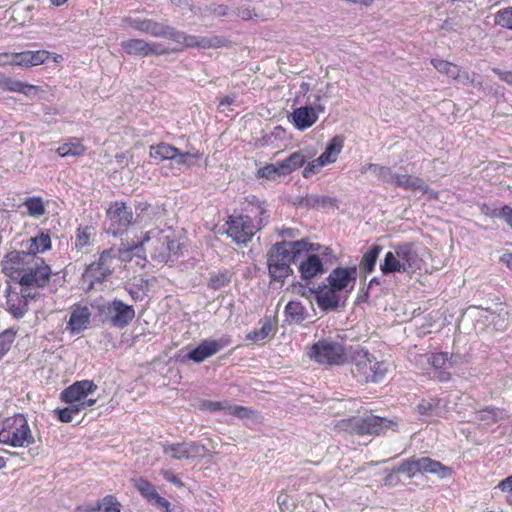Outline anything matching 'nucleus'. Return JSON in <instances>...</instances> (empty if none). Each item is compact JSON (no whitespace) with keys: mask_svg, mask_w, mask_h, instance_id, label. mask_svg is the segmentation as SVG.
Instances as JSON below:
<instances>
[{"mask_svg":"<svg viewBox=\"0 0 512 512\" xmlns=\"http://www.w3.org/2000/svg\"><path fill=\"white\" fill-rule=\"evenodd\" d=\"M97 310L102 322L118 329L127 327L136 315L132 305L117 298L98 305Z\"/></svg>","mask_w":512,"mask_h":512,"instance_id":"7","label":"nucleus"},{"mask_svg":"<svg viewBox=\"0 0 512 512\" xmlns=\"http://www.w3.org/2000/svg\"><path fill=\"white\" fill-rule=\"evenodd\" d=\"M24 205L27 208L28 214L32 217L38 218L45 214V206L40 197H30L26 199Z\"/></svg>","mask_w":512,"mask_h":512,"instance_id":"42","label":"nucleus"},{"mask_svg":"<svg viewBox=\"0 0 512 512\" xmlns=\"http://www.w3.org/2000/svg\"><path fill=\"white\" fill-rule=\"evenodd\" d=\"M496 25L512 30V7L500 9L494 17Z\"/></svg>","mask_w":512,"mask_h":512,"instance_id":"45","label":"nucleus"},{"mask_svg":"<svg viewBox=\"0 0 512 512\" xmlns=\"http://www.w3.org/2000/svg\"><path fill=\"white\" fill-rule=\"evenodd\" d=\"M307 354L315 362L327 365H340L344 363L346 358L343 345L328 339H322L314 343Z\"/></svg>","mask_w":512,"mask_h":512,"instance_id":"8","label":"nucleus"},{"mask_svg":"<svg viewBox=\"0 0 512 512\" xmlns=\"http://www.w3.org/2000/svg\"><path fill=\"white\" fill-rule=\"evenodd\" d=\"M316 250L315 244L302 240H282L271 246L267 253V266L272 282L284 283L293 274L291 263L298 262L309 251Z\"/></svg>","mask_w":512,"mask_h":512,"instance_id":"1","label":"nucleus"},{"mask_svg":"<svg viewBox=\"0 0 512 512\" xmlns=\"http://www.w3.org/2000/svg\"><path fill=\"white\" fill-rule=\"evenodd\" d=\"M388 372V364L384 361H376L374 360L372 371L370 373V381L369 382H380L384 379Z\"/></svg>","mask_w":512,"mask_h":512,"instance_id":"49","label":"nucleus"},{"mask_svg":"<svg viewBox=\"0 0 512 512\" xmlns=\"http://www.w3.org/2000/svg\"><path fill=\"white\" fill-rule=\"evenodd\" d=\"M230 344V339L221 337L219 339L208 338L203 340L197 347L192 349L187 358L196 363H201L207 358L217 354L220 350Z\"/></svg>","mask_w":512,"mask_h":512,"instance_id":"14","label":"nucleus"},{"mask_svg":"<svg viewBox=\"0 0 512 512\" xmlns=\"http://www.w3.org/2000/svg\"><path fill=\"white\" fill-rule=\"evenodd\" d=\"M439 400L436 399H423L421 400L416 409L421 416H435L437 415L436 409L438 407Z\"/></svg>","mask_w":512,"mask_h":512,"instance_id":"47","label":"nucleus"},{"mask_svg":"<svg viewBox=\"0 0 512 512\" xmlns=\"http://www.w3.org/2000/svg\"><path fill=\"white\" fill-rule=\"evenodd\" d=\"M208 11L216 17H224L228 15L229 8L226 5H211Z\"/></svg>","mask_w":512,"mask_h":512,"instance_id":"64","label":"nucleus"},{"mask_svg":"<svg viewBox=\"0 0 512 512\" xmlns=\"http://www.w3.org/2000/svg\"><path fill=\"white\" fill-rule=\"evenodd\" d=\"M273 330V325L270 318H265L261 321L260 329H255L248 333L247 338L254 342L263 341L267 338Z\"/></svg>","mask_w":512,"mask_h":512,"instance_id":"40","label":"nucleus"},{"mask_svg":"<svg viewBox=\"0 0 512 512\" xmlns=\"http://www.w3.org/2000/svg\"><path fill=\"white\" fill-rule=\"evenodd\" d=\"M506 417L507 415L503 409L493 406H487L481 410L476 411L471 421L486 426H490L492 424H495L499 420L505 419Z\"/></svg>","mask_w":512,"mask_h":512,"instance_id":"26","label":"nucleus"},{"mask_svg":"<svg viewBox=\"0 0 512 512\" xmlns=\"http://www.w3.org/2000/svg\"><path fill=\"white\" fill-rule=\"evenodd\" d=\"M325 166L323 163L320 162V160L317 158L311 162H309L303 172H302V175L304 178H309L311 177L312 175H315L316 173L319 172V170L321 169V167Z\"/></svg>","mask_w":512,"mask_h":512,"instance_id":"59","label":"nucleus"},{"mask_svg":"<svg viewBox=\"0 0 512 512\" xmlns=\"http://www.w3.org/2000/svg\"><path fill=\"white\" fill-rule=\"evenodd\" d=\"M154 37H162L170 39L178 44H181L185 47H202V48H211V47H220L223 45L224 40L218 36L214 37H197L193 35H188L182 31L176 30L173 27L164 25L162 23H158L155 21H151L149 25L148 33Z\"/></svg>","mask_w":512,"mask_h":512,"instance_id":"4","label":"nucleus"},{"mask_svg":"<svg viewBox=\"0 0 512 512\" xmlns=\"http://www.w3.org/2000/svg\"><path fill=\"white\" fill-rule=\"evenodd\" d=\"M145 248L141 241L127 247L119 248L116 253L122 261H130L133 257L145 258Z\"/></svg>","mask_w":512,"mask_h":512,"instance_id":"38","label":"nucleus"},{"mask_svg":"<svg viewBox=\"0 0 512 512\" xmlns=\"http://www.w3.org/2000/svg\"><path fill=\"white\" fill-rule=\"evenodd\" d=\"M57 151H58L59 155L62 157L78 156V155H81L84 153L85 148L83 145H81L79 143H77V144L69 143V144H64V145L60 146Z\"/></svg>","mask_w":512,"mask_h":512,"instance_id":"54","label":"nucleus"},{"mask_svg":"<svg viewBox=\"0 0 512 512\" xmlns=\"http://www.w3.org/2000/svg\"><path fill=\"white\" fill-rule=\"evenodd\" d=\"M393 425V421L382 418L373 414L366 415L363 417H354L345 421H342V427L348 430L350 433L358 435H373L384 432L388 427Z\"/></svg>","mask_w":512,"mask_h":512,"instance_id":"9","label":"nucleus"},{"mask_svg":"<svg viewBox=\"0 0 512 512\" xmlns=\"http://www.w3.org/2000/svg\"><path fill=\"white\" fill-rule=\"evenodd\" d=\"M51 249V238L48 233L41 232L37 236L29 240L28 252L31 254L32 259H37L36 254L43 253Z\"/></svg>","mask_w":512,"mask_h":512,"instance_id":"29","label":"nucleus"},{"mask_svg":"<svg viewBox=\"0 0 512 512\" xmlns=\"http://www.w3.org/2000/svg\"><path fill=\"white\" fill-rule=\"evenodd\" d=\"M90 313L88 308L84 307L72 312L68 325L73 331H80L87 327L89 324Z\"/></svg>","mask_w":512,"mask_h":512,"instance_id":"35","label":"nucleus"},{"mask_svg":"<svg viewBox=\"0 0 512 512\" xmlns=\"http://www.w3.org/2000/svg\"><path fill=\"white\" fill-rule=\"evenodd\" d=\"M290 118L293 125L300 131L310 128L318 120L316 110L311 105L296 108Z\"/></svg>","mask_w":512,"mask_h":512,"instance_id":"20","label":"nucleus"},{"mask_svg":"<svg viewBox=\"0 0 512 512\" xmlns=\"http://www.w3.org/2000/svg\"><path fill=\"white\" fill-rule=\"evenodd\" d=\"M136 216L125 203L115 202L107 210L111 222L112 233L116 235L124 231L131 223L147 224L152 219L153 208L146 203H139L135 208Z\"/></svg>","mask_w":512,"mask_h":512,"instance_id":"3","label":"nucleus"},{"mask_svg":"<svg viewBox=\"0 0 512 512\" xmlns=\"http://www.w3.org/2000/svg\"><path fill=\"white\" fill-rule=\"evenodd\" d=\"M380 270L384 275L395 273V272H403L402 266L399 260V257L396 254V249L394 251H389L385 254L384 261L380 265Z\"/></svg>","mask_w":512,"mask_h":512,"instance_id":"37","label":"nucleus"},{"mask_svg":"<svg viewBox=\"0 0 512 512\" xmlns=\"http://www.w3.org/2000/svg\"><path fill=\"white\" fill-rule=\"evenodd\" d=\"M333 203V199L328 196H319V195H307L304 198V204L307 207L315 208L319 206H327Z\"/></svg>","mask_w":512,"mask_h":512,"instance_id":"51","label":"nucleus"},{"mask_svg":"<svg viewBox=\"0 0 512 512\" xmlns=\"http://www.w3.org/2000/svg\"><path fill=\"white\" fill-rule=\"evenodd\" d=\"M121 47L129 55L147 57L163 55L169 51L160 43H148L143 39H128L121 42Z\"/></svg>","mask_w":512,"mask_h":512,"instance_id":"15","label":"nucleus"},{"mask_svg":"<svg viewBox=\"0 0 512 512\" xmlns=\"http://www.w3.org/2000/svg\"><path fill=\"white\" fill-rule=\"evenodd\" d=\"M396 472L406 474L409 478H413L419 473L418 458L411 457L404 460L397 468Z\"/></svg>","mask_w":512,"mask_h":512,"instance_id":"44","label":"nucleus"},{"mask_svg":"<svg viewBox=\"0 0 512 512\" xmlns=\"http://www.w3.org/2000/svg\"><path fill=\"white\" fill-rule=\"evenodd\" d=\"M285 315L290 323H301L306 318V310L298 301H290L285 307Z\"/></svg>","mask_w":512,"mask_h":512,"instance_id":"36","label":"nucleus"},{"mask_svg":"<svg viewBox=\"0 0 512 512\" xmlns=\"http://www.w3.org/2000/svg\"><path fill=\"white\" fill-rule=\"evenodd\" d=\"M95 235V229L92 226L79 227L75 236V248L82 249L90 245L91 238Z\"/></svg>","mask_w":512,"mask_h":512,"instance_id":"39","label":"nucleus"},{"mask_svg":"<svg viewBox=\"0 0 512 512\" xmlns=\"http://www.w3.org/2000/svg\"><path fill=\"white\" fill-rule=\"evenodd\" d=\"M373 358H374V356L371 355L368 352V350L363 349V348H357L353 352V356H352V359H353V362H354V366L353 367H358L361 364H365L367 361H370Z\"/></svg>","mask_w":512,"mask_h":512,"instance_id":"56","label":"nucleus"},{"mask_svg":"<svg viewBox=\"0 0 512 512\" xmlns=\"http://www.w3.org/2000/svg\"><path fill=\"white\" fill-rule=\"evenodd\" d=\"M15 338V333L7 329L0 333V360L9 351Z\"/></svg>","mask_w":512,"mask_h":512,"instance_id":"53","label":"nucleus"},{"mask_svg":"<svg viewBox=\"0 0 512 512\" xmlns=\"http://www.w3.org/2000/svg\"><path fill=\"white\" fill-rule=\"evenodd\" d=\"M293 291L302 297L309 298L311 295L315 296L316 287L306 288L301 283L293 284Z\"/></svg>","mask_w":512,"mask_h":512,"instance_id":"63","label":"nucleus"},{"mask_svg":"<svg viewBox=\"0 0 512 512\" xmlns=\"http://www.w3.org/2000/svg\"><path fill=\"white\" fill-rule=\"evenodd\" d=\"M469 313L477 318L478 323H483V325H493L496 329H502L503 325L501 322H504L503 314H507L504 312V309L501 308L499 312L492 311L490 309H481L478 307H471L468 309Z\"/></svg>","mask_w":512,"mask_h":512,"instance_id":"21","label":"nucleus"},{"mask_svg":"<svg viewBox=\"0 0 512 512\" xmlns=\"http://www.w3.org/2000/svg\"><path fill=\"white\" fill-rule=\"evenodd\" d=\"M326 280L328 285L337 292H345L344 299H346L357 280V267H337L330 272Z\"/></svg>","mask_w":512,"mask_h":512,"instance_id":"13","label":"nucleus"},{"mask_svg":"<svg viewBox=\"0 0 512 512\" xmlns=\"http://www.w3.org/2000/svg\"><path fill=\"white\" fill-rule=\"evenodd\" d=\"M2 89L12 92H19L28 96L32 90L36 89V87L6 76Z\"/></svg>","mask_w":512,"mask_h":512,"instance_id":"41","label":"nucleus"},{"mask_svg":"<svg viewBox=\"0 0 512 512\" xmlns=\"http://www.w3.org/2000/svg\"><path fill=\"white\" fill-rule=\"evenodd\" d=\"M7 304L10 313L17 319L22 318L28 311V303L19 296L16 299H9Z\"/></svg>","mask_w":512,"mask_h":512,"instance_id":"43","label":"nucleus"},{"mask_svg":"<svg viewBox=\"0 0 512 512\" xmlns=\"http://www.w3.org/2000/svg\"><path fill=\"white\" fill-rule=\"evenodd\" d=\"M32 261V256L28 252L25 251H13L6 256V265L3 268V271L7 273L8 270H13L18 272L20 275L22 273V269H25Z\"/></svg>","mask_w":512,"mask_h":512,"instance_id":"25","label":"nucleus"},{"mask_svg":"<svg viewBox=\"0 0 512 512\" xmlns=\"http://www.w3.org/2000/svg\"><path fill=\"white\" fill-rule=\"evenodd\" d=\"M371 172L377 179L382 180L386 183H392L395 177V173L392 169L387 166L379 164L369 163L362 167V173Z\"/></svg>","mask_w":512,"mask_h":512,"instance_id":"33","label":"nucleus"},{"mask_svg":"<svg viewBox=\"0 0 512 512\" xmlns=\"http://www.w3.org/2000/svg\"><path fill=\"white\" fill-rule=\"evenodd\" d=\"M8 58H10V61L7 65L31 67L43 64L49 58V52L46 50H27L19 53H8Z\"/></svg>","mask_w":512,"mask_h":512,"instance_id":"18","label":"nucleus"},{"mask_svg":"<svg viewBox=\"0 0 512 512\" xmlns=\"http://www.w3.org/2000/svg\"><path fill=\"white\" fill-rule=\"evenodd\" d=\"M306 162V157L301 151L290 154L286 159L279 161V167L283 175L290 174L302 167Z\"/></svg>","mask_w":512,"mask_h":512,"instance_id":"30","label":"nucleus"},{"mask_svg":"<svg viewBox=\"0 0 512 512\" xmlns=\"http://www.w3.org/2000/svg\"><path fill=\"white\" fill-rule=\"evenodd\" d=\"M178 148L167 144L160 143L156 146H151L150 156L157 160H172L177 156Z\"/></svg>","mask_w":512,"mask_h":512,"instance_id":"34","label":"nucleus"},{"mask_svg":"<svg viewBox=\"0 0 512 512\" xmlns=\"http://www.w3.org/2000/svg\"><path fill=\"white\" fill-rule=\"evenodd\" d=\"M374 360L375 358L367 361L365 364L352 368V373L358 381L366 383L370 381V373L372 371Z\"/></svg>","mask_w":512,"mask_h":512,"instance_id":"48","label":"nucleus"},{"mask_svg":"<svg viewBox=\"0 0 512 512\" xmlns=\"http://www.w3.org/2000/svg\"><path fill=\"white\" fill-rule=\"evenodd\" d=\"M418 468L419 473L433 474L438 476L440 479H445L452 475V469L450 467L429 457H419Z\"/></svg>","mask_w":512,"mask_h":512,"instance_id":"24","label":"nucleus"},{"mask_svg":"<svg viewBox=\"0 0 512 512\" xmlns=\"http://www.w3.org/2000/svg\"><path fill=\"white\" fill-rule=\"evenodd\" d=\"M381 250L382 247L380 245H373L363 255L359 264V268L364 274H370L375 269V265Z\"/></svg>","mask_w":512,"mask_h":512,"instance_id":"32","label":"nucleus"},{"mask_svg":"<svg viewBox=\"0 0 512 512\" xmlns=\"http://www.w3.org/2000/svg\"><path fill=\"white\" fill-rule=\"evenodd\" d=\"M299 273L305 281H310L314 277L323 274L324 266L322 260L318 255H307L306 259L300 262Z\"/></svg>","mask_w":512,"mask_h":512,"instance_id":"23","label":"nucleus"},{"mask_svg":"<svg viewBox=\"0 0 512 512\" xmlns=\"http://www.w3.org/2000/svg\"><path fill=\"white\" fill-rule=\"evenodd\" d=\"M314 298L318 307L323 311H336L346 300H342L341 293L334 290L328 284L316 287Z\"/></svg>","mask_w":512,"mask_h":512,"instance_id":"16","label":"nucleus"},{"mask_svg":"<svg viewBox=\"0 0 512 512\" xmlns=\"http://www.w3.org/2000/svg\"><path fill=\"white\" fill-rule=\"evenodd\" d=\"M229 283V278L223 273H216L210 276L208 287L218 290L225 287Z\"/></svg>","mask_w":512,"mask_h":512,"instance_id":"55","label":"nucleus"},{"mask_svg":"<svg viewBox=\"0 0 512 512\" xmlns=\"http://www.w3.org/2000/svg\"><path fill=\"white\" fill-rule=\"evenodd\" d=\"M96 390L97 385L91 380L76 381L61 392L60 399L63 402H82Z\"/></svg>","mask_w":512,"mask_h":512,"instance_id":"17","label":"nucleus"},{"mask_svg":"<svg viewBox=\"0 0 512 512\" xmlns=\"http://www.w3.org/2000/svg\"><path fill=\"white\" fill-rule=\"evenodd\" d=\"M342 148L343 140L340 137L336 136L328 143L325 151L318 157V159L324 165L333 163L336 161Z\"/></svg>","mask_w":512,"mask_h":512,"instance_id":"31","label":"nucleus"},{"mask_svg":"<svg viewBox=\"0 0 512 512\" xmlns=\"http://www.w3.org/2000/svg\"><path fill=\"white\" fill-rule=\"evenodd\" d=\"M116 258V251L112 248L104 250L98 261L91 263L85 270L83 277L91 285L102 283L112 274V262Z\"/></svg>","mask_w":512,"mask_h":512,"instance_id":"11","label":"nucleus"},{"mask_svg":"<svg viewBox=\"0 0 512 512\" xmlns=\"http://www.w3.org/2000/svg\"><path fill=\"white\" fill-rule=\"evenodd\" d=\"M141 244L148 246L152 259L161 263H167L179 248L174 239L157 228L148 231L141 240Z\"/></svg>","mask_w":512,"mask_h":512,"instance_id":"6","label":"nucleus"},{"mask_svg":"<svg viewBox=\"0 0 512 512\" xmlns=\"http://www.w3.org/2000/svg\"><path fill=\"white\" fill-rule=\"evenodd\" d=\"M199 152H181L178 149L177 156L173 159V162L176 165H182V166H191L193 164L194 160H197L200 158Z\"/></svg>","mask_w":512,"mask_h":512,"instance_id":"52","label":"nucleus"},{"mask_svg":"<svg viewBox=\"0 0 512 512\" xmlns=\"http://www.w3.org/2000/svg\"><path fill=\"white\" fill-rule=\"evenodd\" d=\"M51 274V268L43 258L32 259L31 263L22 269V273L19 275V284L26 287L43 288L49 283Z\"/></svg>","mask_w":512,"mask_h":512,"instance_id":"10","label":"nucleus"},{"mask_svg":"<svg viewBox=\"0 0 512 512\" xmlns=\"http://www.w3.org/2000/svg\"><path fill=\"white\" fill-rule=\"evenodd\" d=\"M101 504L104 512H120V505L112 495L105 496L102 499Z\"/></svg>","mask_w":512,"mask_h":512,"instance_id":"58","label":"nucleus"},{"mask_svg":"<svg viewBox=\"0 0 512 512\" xmlns=\"http://www.w3.org/2000/svg\"><path fill=\"white\" fill-rule=\"evenodd\" d=\"M237 17L241 18L242 20H251L253 19L254 17L257 16V14L255 13L254 9L248 7V6H241V7H238L235 11Z\"/></svg>","mask_w":512,"mask_h":512,"instance_id":"62","label":"nucleus"},{"mask_svg":"<svg viewBox=\"0 0 512 512\" xmlns=\"http://www.w3.org/2000/svg\"><path fill=\"white\" fill-rule=\"evenodd\" d=\"M427 361L437 371V378L440 381H447L450 378V373L445 371L452 365L451 358L446 352L432 353L428 356Z\"/></svg>","mask_w":512,"mask_h":512,"instance_id":"27","label":"nucleus"},{"mask_svg":"<svg viewBox=\"0 0 512 512\" xmlns=\"http://www.w3.org/2000/svg\"><path fill=\"white\" fill-rule=\"evenodd\" d=\"M431 64L438 72L445 74L454 80L461 83L470 81L469 74L454 63L443 59H432Z\"/></svg>","mask_w":512,"mask_h":512,"instance_id":"22","label":"nucleus"},{"mask_svg":"<svg viewBox=\"0 0 512 512\" xmlns=\"http://www.w3.org/2000/svg\"><path fill=\"white\" fill-rule=\"evenodd\" d=\"M258 214L260 215L258 228H256L252 219L248 215H239L236 217L230 216L227 221V235L237 244H247L251 241L256 231L267 223L268 216H265L266 210L263 207H258Z\"/></svg>","mask_w":512,"mask_h":512,"instance_id":"5","label":"nucleus"},{"mask_svg":"<svg viewBox=\"0 0 512 512\" xmlns=\"http://www.w3.org/2000/svg\"><path fill=\"white\" fill-rule=\"evenodd\" d=\"M134 486L148 501H153V497H156L155 487L144 478L135 479Z\"/></svg>","mask_w":512,"mask_h":512,"instance_id":"46","label":"nucleus"},{"mask_svg":"<svg viewBox=\"0 0 512 512\" xmlns=\"http://www.w3.org/2000/svg\"><path fill=\"white\" fill-rule=\"evenodd\" d=\"M282 175L283 173L280 170L278 162L275 164H267L266 166L260 168L257 172L258 177L266 178L269 180H276L278 177Z\"/></svg>","mask_w":512,"mask_h":512,"instance_id":"50","label":"nucleus"},{"mask_svg":"<svg viewBox=\"0 0 512 512\" xmlns=\"http://www.w3.org/2000/svg\"><path fill=\"white\" fill-rule=\"evenodd\" d=\"M226 413L243 419V418H249L252 414V411L244 406L230 405L227 403Z\"/></svg>","mask_w":512,"mask_h":512,"instance_id":"57","label":"nucleus"},{"mask_svg":"<svg viewBox=\"0 0 512 512\" xmlns=\"http://www.w3.org/2000/svg\"><path fill=\"white\" fill-rule=\"evenodd\" d=\"M0 443L14 448H26L35 443V438L24 414H14L2 421Z\"/></svg>","mask_w":512,"mask_h":512,"instance_id":"2","label":"nucleus"},{"mask_svg":"<svg viewBox=\"0 0 512 512\" xmlns=\"http://www.w3.org/2000/svg\"><path fill=\"white\" fill-rule=\"evenodd\" d=\"M126 21L130 24L131 27H133L134 29L140 31V32H143V33H148V30H149V25L151 23L152 20H149V19H126Z\"/></svg>","mask_w":512,"mask_h":512,"instance_id":"61","label":"nucleus"},{"mask_svg":"<svg viewBox=\"0 0 512 512\" xmlns=\"http://www.w3.org/2000/svg\"><path fill=\"white\" fill-rule=\"evenodd\" d=\"M396 186L409 191L420 190L424 193L429 192V187L424 181L416 176L407 174H395L393 182Z\"/></svg>","mask_w":512,"mask_h":512,"instance_id":"28","label":"nucleus"},{"mask_svg":"<svg viewBox=\"0 0 512 512\" xmlns=\"http://www.w3.org/2000/svg\"><path fill=\"white\" fill-rule=\"evenodd\" d=\"M227 403L228 402H219V401H204L201 404V408L209 411V412H217V411H225L227 409Z\"/></svg>","mask_w":512,"mask_h":512,"instance_id":"60","label":"nucleus"},{"mask_svg":"<svg viewBox=\"0 0 512 512\" xmlns=\"http://www.w3.org/2000/svg\"><path fill=\"white\" fill-rule=\"evenodd\" d=\"M163 453L176 460H193L203 457L206 448L197 442H177L162 444Z\"/></svg>","mask_w":512,"mask_h":512,"instance_id":"12","label":"nucleus"},{"mask_svg":"<svg viewBox=\"0 0 512 512\" xmlns=\"http://www.w3.org/2000/svg\"><path fill=\"white\" fill-rule=\"evenodd\" d=\"M403 272L415 271L420 268L421 259L412 243H402L395 246Z\"/></svg>","mask_w":512,"mask_h":512,"instance_id":"19","label":"nucleus"}]
</instances>
